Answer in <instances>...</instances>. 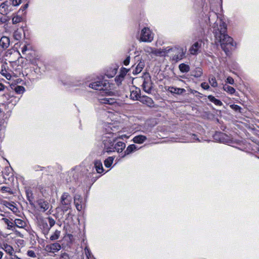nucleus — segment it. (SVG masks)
I'll list each match as a JSON object with an SVG mask.
<instances>
[{
  "label": "nucleus",
  "instance_id": "nucleus-1",
  "mask_svg": "<svg viewBox=\"0 0 259 259\" xmlns=\"http://www.w3.org/2000/svg\"><path fill=\"white\" fill-rule=\"evenodd\" d=\"M215 43L219 42L222 50L228 55L233 47V38L228 34L218 35L217 33L215 34Z\"/></svg>",
  "mask_w": 259,
  "mask_h": 259
},
{
  "label": "nucleus",
  "instance_id": "nucleus-2",
  "mask_svg": "<svg viewBox=\"0 0 259 259\" xmlns=\"http://www.w3.org/2000/svg\"><path fill=\"white\" fill-rule=\"evenodd\" d=\"M103 144L104 145V149L103 153L105 152L110 153L114 152L113 148L115 142L117 140V138L112 139L111 137L106 136H104L102 138Z\"/></svg>",
  "mask_w": 259,
  "mask_h": 259
},
{
  "label": "nucleus",
  "instance_id": "nucleus-3",
  "mask_svg": "<svg viewBox=\"0 0 259 259\" xmlns=\"http://www.w3.org/2000/svg\"><path fill=\"white\" fill-rule=\"evenodd\" d=\"M167 48H167L165 49V51L164 52L167 53V52H169L170 51H174V52L177 51V52L178 53V54L176 55L174 57V60H176V61H178V60H180L182 59L183 58V57H184V56L185 55L186 51V48L184 49L182 48L175 47V48H171L167 49Z\"/></svg>",
  "mask_w": 259,
  "mask_h": 259
},
{
  "label": "nucleus",
  "instance_id": "nucleus-4",
  "mask_svg": "<svg viewBox=\"0 0 259 259\" xmlns=\"http://www.w3.org/2000/svg\"><path fill=\"white\" fill-rule=\"evenodd\" d=\"M144 80L142 84L143 89L145 92L150 93L153 88V82L151 81V76L149 73L145 74L143 76Z\"/></svg>",
  "mask_w": 259,
  "mask_h": 259
},
{
  "label": "nucleus",
  "instance_id": "nucleus-5",
  "mask_svg": "<svg viewBox=\"0 0 259 259\" xmlns=\"http://www.w3.org/2000/svg\"><path fill=\"white\" fill-rule=\"evenodd\" d=\"M140 39L144 42H151L153 39L152 32L148 28L145 27L142 30Z\"/></svg>",
  "mask_w": 259,
  "mask_h": 259
},
{
  "label": "nucleus",
  "instance_id": "nucleus-6",
  "mask_svg": "<svg viewBox=\"0 0 259 259\" xmlns=\"http://www.w3.org/2000/svg\"><path fill=\"white\" fill-rule=\"evenodd\" d=\"M72 201V198L69 193H64L61 197L60 202L64 206L63 208L67 210L70 207Z\"/></svg>",
  "mask_w": 259,
  "mask_h": 259
},
{
  "label": "nucleus",
  "instance_id": "nucleus-7",
  "mask_svg": "<svg viewBox=\"0 0 259 259\" xmlns=\"http://www.w3.org/2000/svg\"><path fill=\"white\" fill-rule=\"evenodd\" d=\"M89 87L96 90H105L108 88V83L106 80L97 81L90 83Z\"/></svg>",
  "mask_w": 259,
  "mask_h": 259
},
{
  "label": "nucleus",
  "instance_id": "nucleus-8",
  "mask_svg": "<svg viewBox=\"0 0 259 259\" xmlns=\"http://www.w3.org/2000/svg\"><path fill=\"white\" fill-rule=\"evenodd\" d=\"M11 6V2L6 1L1 4L0 5V13L3 15H6L10 11L11 9H9Z\"/></svg>",
  "mask_w": 259,
  "mask_h": 259
},
{
  "label": "nucleus",
  "instance_id": "nucleus-9",
  "mask_svg": "<svg viewBox=\"0 0 259 259\" xmlns=\"http://www.w3.org/2000/svg\"><path fill=\"white\" fill-rule=\"evenodd\" d=\"M82 202V198L80 195L76 194L74 197V203L76 209L78 211H80L82 209L81 203Z\"/></svg>",
  "mask_w": 259,
  "mask_h": 259
},
{
  "label": "nucleus",
  "instance_id": "nucleus-10",
  "mask_svg": "<svg viewBox=\"0 0 259 259\" xmlns=\"http://www.w3.org/2000/svg\"><path fill=\"white\" fill-rule=\"evenodd\" d=\"M61 245L58 243H54L47 246L48 250L50 252L54 253L61 249Z\"/></svg>",
  "mask_w": 259,
  "mask_h": 259
},
{
  "label": "nucleus",
  "instance_id": "nucleus-11",
  "mask_svg": "<svg viewBox=\"0 0 259 259\" xmlns=\"http://www.w3.org/2000/svg\"><path fill=\"white\" fill-rule=\"evenodd\" d=\"M201 46V43L199 42H195L189 49L190 54L193 55L197 54Z\"/></svg>",
  "mask_w": 259,
  "mask_h": 259
},
{
  "label": "nucleus",
  "instance_id": "nucleus-12",
  "mask_svg": "<svg viewBox=\"0 0 259 259\" xmlns=\"http://www.w3.org/2000/svg\"><path fill=\"white\" fill-rule=\"evenodd\" d=\"M167 91L172 94H176L177 95H181L186 92L184 89L178 88L174 87H169Z\"/></svg>",
  "mask_w": 259,
  "mask_h": 259
},
{
  "label": "nucleus",
  "instance_id": "nucleus-13",
  "mask_svg": "<svg viewBox=\"0 0 259 259\" xmlns=\"http://www.w3.org/2000/svg\"><path fill=\"white\" fill-rule=\"evenodd\" d=\"M10 45V39L8 37L3 36L0 39V46L3 49H7Z\"/></svg>",
  "mask_w": 259,
  "mask_h": 259
},
{
  "label": "nucleus",
  "instance_id": "nucleus-14",
  "mask_svg": "<svg viewBox=\"0 0 259 259\" xmlns=\"http://www.w3.org/2000/svg\"><path fill=\"white\" fill-rule=\"evenodd\" d=\"M125 147V144L122 142H118L114 145V151H116L117 152H121Z\"/></svg>",
  "mask_w": 259,
  "mask_h": 259
},
{
  "label": "nucleus",
  "instance_id": "nucleus-15",
  "mask_svg": "<svg viewBox=\"0 0 259 259\" xmlns=\"http://www.w3.org/2000/svg\"><path fill=\"white\" fill-rule=\"evenodd\" d=\"M38 205H39L40 209L43 211H45L47 209H48L49 207V203L45 201L43 199H39L37 201Z\"/></svg>",
  "mask_w": 259,
  "mask_h": 259
},
{
  "label": "nucleus",
  "instance_id": "nucleus-16",
  "mask_svg": "<svg viewBox=\"0 0 259 259\" xmlns=\"http://www.w3.org/2000/svg\"><path fill=\"white\" fill-rule=\"evenodd\" d=\"M147 140V137L143 135H138L135 136L133 139V141L135 143L137 144H142Z\"/></svg>",
  "mask_w": 259,
  "mask_h": 259
},
{
  "label": "nucleus",
  "instance_id": "nucleus-17",
  "mask_svg": "<svg viewBox=\"0 0 259 259\" xmlns=\"http://www.w3.org/2000/svg\"><path fill=\"white\" fill-rule=\"evenodd\" d=\"M100 103L103 104L112 105L116 103V101L113 98H104L99 99Z\"/></svg>",
  "mask_w": 259,
  "mask_h": 259
},
{
  "label": "nucleus",
  "instance_id": "nucleus-18",
  "mask_svg": "<svg viewBox=\"0 0 259 259\" xmlns=\"http://www.w3.org/2000/svg\"><path fill=\"white\" fill-rule=\"evenodd\" d=\"M95 167L98 173L103 172L104 169L102 166V162L100 160H97L94 162Z\"/></svg>",
  "mask_w": 259,
  "mask_h": 259
},
{
  "label": "nucleus",
  "instance_id": "nucleus-19",
  "mask_svg": "<svg viewBox=\"0 0 259 259\" xmlns=\"http://www.w3.org/2000/svg\"><path fill=\"white\" fill-rule=\"evenodd\" d=\"M226 30H227V25L226 24V23L225 22H222L221 23V24L220 25L219 32H216L215 34L217 33L218 35L226 34L225 33Z\"/></svg>",
  "mask_w": 259,
  "mask_h": 259
},
{
  "label": "nucleus",
  "instance_id": "nucleus-20",
  "mask_svg": "<svg viewBox=\"0 0 259 259\" xmlns=\"http://www.w3.org/2000/svg\"><path fill=\"white\" fill-rule=\"evenodd\" d=\"M137 146L134 144H132L129 145L125 151H124V154L123 156V157L125 156V155H128L132 152H134L135 150H137Z\"/></svg>",
  "mask_w": 259,
  "mask_h": 259
},
{
  "label": "nucleus",
  "instance_id": "nucleus-21",
  "mask_svg": "<svg viewBox=\"0 0 259 259\" xmlns=\"http://www.w3.org/2000/svg\"><path fill=\"white\" fill-rule=\"evenodd\" d=\"M144 67V63L143 62L140 61L138 65L137 66L135 69L133 71V73L134 74H137L139 73H140L143 68Z\"/></svg>",
  "mask_w": 259,
  "mask_h": 259
},
{
  "label": "nucleus",
  "instance_id": "nucleus-22",
  "mask_svg": "<svg viewBox=\"0 0 259 259\" xmlns=\"http://www.w3.org/2000/svg\"><path fill=\"white\" fill-rule=\"evenodd\" d=\"M225 137H227V136L224 133H217L214 136L215 139L216 140H219V141L221 142H225Z\"/></svg>",
  "mask_w": 259,
  "mask_h": 259
},
{
  "label": "nucleus",
  "instance_id": "nucleus-23",
  "mask_svg": "<svg viewBox=\"0 0 259 259\" xmlns=\"http://www.w3.org/2000/svg\"><path fill=\"white\" fill-rule=\"evenodd\" d=\"M179 68L182 72H188L190 70V67L188 65L182 63L179 65Z\"/></svg>",
  "mask_w": 259,
  "mask_h": 259
},
{
  "label": "nucleus",
  "instance_id": "nucleus-24",
  "mask_svg": "<svg viewBox=\"0 0 259 259\" xmlns=\"http://www.w3.org/2000/svg\"><path fill=\"white\" fill-rule=\"evenodd\" d=\"M208 99L210 101L213 102L216 105L221 106L223 104L222 102L220 100L216 99L214 97L212 96V95L208 96Z\"/></svg>",
  "mask_w": 259,
  "mask_h": 259
},
{
  "label": "nucleus",
  "instance_id": "nucleus-25",
  "mask_svg": "<svg viewBox=\"0 0 259 259\" xmlns=\"http://www.w3.org/2000/svg\"><path fill=\"white\" fill-rule=\"evenodd\" d=\"M142 102L146 103L149 107L153 106V101L150 97H144L142 100Z\"/></svg>",
  "mask_w": 259,
  "mask_h": 259
},
{
  "label": "nucleus",
  "instance_id": "nucleus-26",
  "mask_svg": "<svg viewBox=\"0 0 259 259\" xmlns=\"http://www.w3.org/2000/svg\"><path fill=\"white\" fill-rule=\"evenodd\" d=\"M193 74L192 75L195 77H200L202 75V69L200 67L196 68L195 70L193 72Z\"/></svg>",
  "mask_w": 259,
  "mask_h": 259
},
{
  "label": "nucleus",
  "instance_id": "nucleus-27",
  "mask_svg": "<svg viewBox=\"0 0 259 259\" xmlns=\"http://www.w3.org/2000/svg\"><path fill=\"white\" fill-rule=\"evenodd\" d=\"M25 225V223L21 219H15L14 221V226H16L19 228H23Z\"/></svg>",
  "mask_w": 259,
  "mask_h": 259
},
{
  "label": "nucleus",
  "instance_id": "nucleus-28",
  "mask_svg": "<svg viewBox=\"0 0 259 259\" xmlns=\"http://www.w3.org/2000/svg\"><path fill=\"white\" fill-rule=\"evenodd\" d=\"M40 226L41 228L43 229L45 233H48L49 230H50V227H49L48 223L46 222L42 221Z\"/></svg>",
  "mask_w": 259,
  "mask_h": 259
},
{
  "label": "nucleus",
  "instance_id": "nucleus-29",
  "mask_svg": "<svg viewBox=\"0 0 259 259\" xmlns=\"http://www.w3.org/2000/svg\"><path fill=\"white\" fill-rule=\"evenodd\" d=\"M3 220L5 224L7 225V228L9 230H13L15 228L14 224L8 219L4 218Z\"/></svg>",
  "mask_w": 259,
  "mask_h": 259
},
{
  "label": "nucleus",
  "instance_id": "nucleus-30",
  "mask_svg": "<svg viewBox=\"0 0 259 259\" xmlns=\"http://www.w3.org/2000/svg\"><path fill=\"white\" fill-rule=\"evenodd\" d=\"M223 90L230 94H233L235 92L234 88L227 84L224 85Z\"/></svg>",
  "mask_w": 259,
  "mask_h": 259
},
{
  "label": "nucleus",
  "instance_id": "nucleus-31",
  "mask_svg": "<svg viewBox=\"0 0 259 259\" xmlns=\"http://www.w3.org/2000/svg\"><path fill=\"white\" fill-rule=\"evenodd\" d=\"M22 20V18L18 14H14V17L12 18V23L14 24H17Z\"/></svg>",
  "mask_w": 259,
  "mask_h": 259
},
{
  "label": "nucleus",
  "instance_id": "nucleus-32",
  "mask_svg": "<svg viewBox=\"0 0 259 259\" xmlns=\"http://www.w3.org/2000/svg\"><path fill=\"white\" fill-rule=\"evenodd\" d=\"M22 30H17L14 32L13 37L15 39L19 40L22 38Z\"/></svg>",
  "mask_w": 259,
  "mask_h": 259
},
{
  "label": "nucleus",
  "instance_id": "nucleus-33",
  "mask_svg": "<svg viewBox=\"0 0 259 259\" xmlns=\"http://www.w3.org/2000/svg\"><path fill=\"white\" fill-rule=\"evenodd\" d=\"M26 196L28 200L29 201L30 204L31 205L33 203V193L31 191L27 190L26 191Z\"/></svg>",
  "mask_w": 259,
  "mask_h": 259
},
{
  "label": "nucleus",
  "instance_id": "nucleus-34",
  "mask_svg": "<svg viewBox=\"0 0 259 259\" xmlns=\"http://www.w3.org/2000/svg\"><path fill=\"white\" fill-rule=\"evenodd\" d=\"M4 249L7 253L10 254V255L12 254L14 251L13 248L7 244L4 245Z\"/></svg>",
  "mask_w": 259,
  "mask_h": 259
},
{
  "label": "nucleus",
  "instance_id": "nucleus-35",
  "mask_svg": "<svg viewBox=\"0 0 259 259\" xmlns=\"http://www.w3.org/2000/svg\"><path fill=\"white\" fill-rule=\"evenodd\" d=\"M114 158L112 157H109L108 158L104 160L105 166L107 167H109L113 163Z\"/></svg>",
  "mask_w": 259,
  "mask_h": 259
},
{
  "label": "nucleus",
  "instance_id": "nucleus-36",
  "mask_svg": "<svg viewBox=\"0 0 259 259\" xmlns=\"http://www.w3.org/2000/svg\"><path fill=\"white\" fill-rule=\"evenodd\" d=\"M209 82L213 87H217L218 86L217 81L214 76H212L209 78Z\"/></svg>",
  "mask_w": 259,
  "mask_h": 259
},
{
  "label": "nucleus",
  "instance_id": "nucleus-37",
  "mask_svg": "<svg viewBox=\"0 0 259 259\" xmlns=\"http://www.w3.org/2000/svg\"><path fill=\"white\" fill-rule=\"evenodd\" d=\"M60 231L56 230L54 234L50 237V239L52 241L58 239L60 235Z\"/></svg>",
  "mask_w": 259,
  "mask_h": 259
},
{
  "label": "nucleus",
  "instance_id": "nucleus-38",
  "mask_svg": "<svg viewBox=\"0 0 259 259\" xmlns=\"http://www.w3.org/2000/svg\"><path fill=\"white\" fill-rule=\"evenodd\" d=\"M151 50V53L152 54H154L156 56H161L162 55V53H163V51L161 50L160 49H153L152 48H150Z\"/></svg>",
  "mask_w": 259,
  "mask_h": 259
},
{
  "label": "nucleus",
  "instance_id": "nucleus-39",
  "mask_svg": "<svg viewBox=\"0 0 259 259\" xmlns=\"http://www.w3.org/2000/svg\"><path fill=\"white\" fill-rule=\"evenodd\" d=\"M25 91V88L23 86L17 85L15 88V91L17 94H22Z\"/></svg>",
  "mask_w": 259,
  "mask_h": 259
},
{
  "label": "nucleus",
  "instance_id": "nucleus-40",
  "mask_svg": "<svg viewBox=\"0 0 259 259\" xmlns=\"http://www.w3.org/2000/svg\"><path fill=\"white\" fill-rule=\"evenodd\" d=\"M131 98L133 100H138L140 98V96L137 91H132L131 93Z\"/></svg>",
  "mask_w": 259,
  "mask_h": 259
},
{
  "label": "nucleus",
  "instance_id": "nucleus-41",
  "mask_svg": "<svg viewBox=\"0 0 259 259\" xmlns=\"http://www.w3.org/2000/svg\"><path fill=\"white\" fill-rule=\"evenodd\" d=\"M128 71L129 69H127L125 68L122 67L120 69L119 75L124 78L125 75L126 74Z\"/></svg>",
  "mask_w": 259,
  "mask_h": 259
},
{
  "label": "nucleus",
  "instance_id": "nucleus-42",
  "mask_svg": "<svg viewBox=\"0 0 259 259\" xmlns=\"http://www.w3.org/2000/svg\"><path fill=\"white\" fill-rule=\"evenodd\" d=\"M124 78L122 77L121 76L118 75V76H116L115 78V81L117 83L118 85H119L121 84L122 81L123 80Z\"/></svg>",
  "mask_w": 259,
  "mask_h": 259
},
{
  "label": "nucleus",
  "instance_id": "nucleus-43",
  "mask_svg": "<svg viewBox=\"0 0 259 259\" xmlns=\"http://www.w3.org/2000/svg\"><path fill=\"white\" fill-rule=\"evenodd\" d=\"M230 107L233 109L234 110L236 111H238L239 112H241V108L237 105H235V104H233V105H230Z\"/></svg>",
  "mask_w": 259,
  "mask_h": 259
},
{
  "label": "nucleus",
  "instance_id": "nucleus-44",
  "mask_svg": "<svg viewBox=\"0 0 259 259\" xmlns=\"http://www.w3.org/2000/svg\"><path fill=\"white\" fill-rule=\"evenodd\" d=\"M49 223L50 225V229L54 226L55 224V221L51 217H49L48 218Z\"/></svg>",
  "mask_w": 259,
  "mask_h": 259
},
{
  "label": "nucleus",
  "instance_id": "nucleus-45",
  "mask_svg": "<svg viewBox=\"0 0 259 259\" xmlns=\"http://www.w3.org/2000/svg\"><path fill=\"white\" fill-rule=\"evenodd\" d=\"M60 259H70V257L67 253L63 252L61 254Z\"/></svg>",
  "mask_w": 259,
  "mask_h": 259
},
{
  "label": "nucleus",
  "instance_id": "nucleus-46",
  "mask_svg": "<svg viewBox=\"0 0 259 259\" xmlns=\"http://www.w3.org/2000/svg\"><path fill=\"white\" fill-rule=\"evenodd\" d=\"M22 0H12L11 2V5L17 6L21 3Z\"/></svg>",
  "mask_w": 259,
  "mask_h": 259
},
{
  "label": "nucleus",
  "instance_id": "nucleus-47",
  "mask_svg": "<svg viewBox=\"0 0 259 259\" xmlns=\"http://www.w3.org/2000/svg\"><path fill=\"white\" fill-rule=\"evenodd\" d=\"M2 68H3V66H2ZM6 72H7V71H6V69H5V67H4V69L2 68V70H1V74H2L3 76H5L6 78H8V76L10 77L11 76H10V75H8L6 74Z\"/></svg>",
  "mask_w": 259,
  "mask_h": 259
},
{
  "label": "nucleus",
  "instance_id": "nucleus-48",
  "mask_svg": "<svg viewBox=\"0 0 259 259\" xmlns=\"http://www.w3.org/2000/svg\"><path fill=\"white\" fill-rule=\"evenodd\" d=\"M84 252L87 257H91V253L89 250V249L86 247L84 249Z\"/></svg>",
  "mask_w": 259,
  "mask_h": 259
},
{
  "label": "nucleus",
  "instance_id": "nucleus-49",
  "mask_svg": "<svg viewBox=\"0 0 259 259\" xmlns=\"http://www.w3.org/2000/svg\"><path fill=\"white\" fill-rule=\"evenodd\" d=\"M201 87L204 90H208L209 88V85L205 82L201 83Z\"/></svg>",
  "mask_w": 259,
  "mask_h": 259
},
{
  "label": "nucleus",
  "instance_id": "nucleus-50",
  "mask_svg": "<svg viewBox=\"0 0 259 259\" xmlns=\"http://www.w3.org/2000/svg\"><path fill=\"white\" fill-rule=\"evenodd\" d=\"M27 255L29 256L34 257L36 256L35 252L33 250H28L27 251Z\"/></svg>",
  "mask_w": 259,
  "mask_h": 259
},
{
  "label": "nucleus",
  "instance_id": "nucleus-51",
  "mask_svg": "<svg viewBox=\"0 0 259 259\" xmlns=\"http://www.w3.org/2000/svg\"><path fill=\"white\" fill-rule=\"evenodd\" d=\"M226 82L231 84H233L234 82V81L232 77L229 76L227 78Z\"/></svg>",
  "mask_w": 259,
  "mask_h": 259
},
{
  "label": "nucleus",
  "instance_id": "nucleus-52",
  "mask_svg": "<svg viewBox=\"0 0 259 259\" xmlns=\"http://www.w3.org/2000/svg\"><path fill=\"white\" fill-rule=\"evenodd\" d=\"M10 189L9 187L3 186L1 188V191L3 192H10Z\"/></svg>",
  "mask_w": 259,
  "mask_h": 259
},
{
  "label": "nucleus",
  "instance_id": "nucleus-53",
  "mask_svg": "<svg viewBox=\"0 0 259 259\" xmlns=\"http://www.w3.org/2000/svg\"><path fill=\"white\" fill-rule=\"evenodd\" d=\"M28 4H26L25 5H24L23 7H22L18 12V13H20V11H22V12H23L26 10V9L28 8Z\"/></svg>",
  "mask_w": 259,
  "mask_h": 259
},
{
  "label": "nucleus",
  "instance_id": "nucleus-54",
  "mask_svg": "<svg viewBox=\"0 0 259 259\" xmlns=\"http://www.w3.org/2000/svg\"><path fill=\"white\" fill-rule=\"evenodd\" d=\"M130 61V56H127L126 57V58L124 60L123 64L125 65H127L129 64Z\"/></svg>",
  "mask_w": 259,
  "mask_h": 259
},
{
  "label": "nucleus",
  "instance_id": "nucleus-55",
  "mask_svg": "<svg viewBox=\"0 0 259 259\" xmlns=\"http://www.w3.org/2000/svg\"><path fill=\"white\" fill-rule=\"evenodd\" d=\"M28 50L27 45L25 44L22 48V53L24 54L26 51Z\"/></svg>",
  "mask_w": 259,
  "mask_h": 259
},
{
  "label": "nucleus",
  "instance_id": "nucleus-56",
  "mask_svg": "<svg viewBox=\"0 0 259 259\" xmlns=\"http://www.w3.org/2000/svg\"><path fill=\"white\" fill-rule=\"evenodd\" d=\"M45 167H41L39 165H35L34 167V169L37 171L38 170V168H40V170H42Z\"/></svg>",
  "mask_w": 259,
  "mask_h": 259
},
{
  "label": "nucleus",
  "instance_id": "nucleus-57",
  "mask_svg": "<svg viewBox=\"0 0 259 259\" xmlns=\"http://www.w3.org/2000/svg\"><path fill=\"white\" fill-rule=\"evenodd\" d=\"M0 21L2 23H5L7 21V19L6 18H1Z\"/></svg>",
  "mask_w": 259,
  "mask_h": 259
},
{
  "label": "nucleus",
  "instance_id": "nucleus-58",
  "mask_svg": "<svg viewBox=\"0 0 259 259\" xmlns=\"http://www.w3.org/2000/svg\"><path fill=\"white\" fill-rule=\"evenodd\" d=\"M4 89V85L2 83H0V91H3Z\"/></svg>",
  "mask_w": 259,
  "mask_h": 259
},
{
  "label": "nucleus",
  "instance_id": "nucleus-59",
  "mask_svg": "<svg viewBox=\"0 0 259 259\" xmlns=\"http://www.w3.org/2000/svg\"><path fill=\"white\" fill-rule=\"evenodd\" d=\"M3 255H4V253L3 252V251H0V259H2V258L3 256Z\"/></svg>",
  "mask_w": 259,
  "mask_h": 259
},
{
  "label": "nucleus",
  "instance_id": "nucleus-60",
  "mask_svg": "<svg viewBox=\"0 0 259 259\" xmlns=\"http://www.w3.org/2000/svg\"><path fill=\"white\" fill-rule=\"evenodd\" d=\"M123 137H126V138H127V137L125 135H122V136H120V137H119V138L122 139V138H123Z\"/></svg>",
  "mask_w": 259,
  "mask_h": 259
},
{
  "label": "nucleus",
  "instance_id": "nucleus-61",
  "mask_svg": "<svg viewBox=\"0 0 259 259\" xmlns=\"http://www.w3.org/2000/svg\"><path fill=\"white\" fill-rule=\"evenodd\" d=\"M90 257H87V259H91Z\"/></svg>",
  "mask_w": 259,
  "mask_h": 259
}]
</instances>
